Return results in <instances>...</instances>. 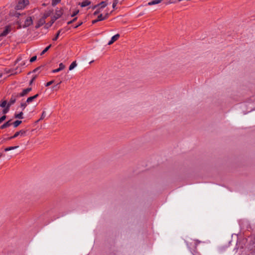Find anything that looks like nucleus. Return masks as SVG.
Listing matches in <instances>:
<instances>
[{
	"mask_svg": "<svg viewBox=\"0 0 255 255\" xmlns=\"http://www.w3.org/2000/svg\"><path fill=\"white\" fill-rule=\"evenodd\" d=\"M63 14V11L62 9H57L55 11V15L51 18V21L49 23L46 24L45 26L47 28L51 26L56 20L60 18Z\"/></svg>",
	"mask_w": 255,
	"mask_h": 255,
	"instance_id": "f257e3e1",
	"label": "nucleus"
},
{
	"mask_svg": "<svg viewBox=\"0 0 255 255\" xmlns=\"http://www.w3.org/2000/svg\"><path fill=\"white\" fill-rule=\"evenodd\" d=\"M29 4L28 0H20L16 5V8L18 9H22L24 8L26 5Z\"/></svg>",
	"mask_w": 255,
	"mask_h": 255,
	"instance_id": "f03ea898",
	"label": "nucleus"
},
{
	"mask_svg": "<svg viewBox=\"0 0 255 255\" xmlns=\"http://www.w3.org/2000/svg\"><path fill=\"white\" fill-rule=\"evenodd\" d=\"M25 18L24 24L23 25L22 27H27L32 24L33 20L31 17H26L24 16L23 19Z\"/></svg>",
	"mask_w": 255,
	"mask_h": 255,
	"instance_id": "7ed1b4c3",
	"label": "nucleus"
},
{
	"mask_svg": "<svg viewBox=\"0 0 255 255\" xmlns=\"http://www.w3.org/2000/svg\"><path fill=\"white\" fill-rule=\"evenodd\" d=\"M11 28L10 25L6 26L3 31L0 33V36L4 37L6 36L11 31Z\"/></svg>",
	"mask_w": 255,
	"mask_h": 255,
	"instance_id": "20e7f679",
	"label": "nucleus"
},
{
	"mask_svg": "<svg viewBox=\"0 0 255 255\" xmlns=\"http://www.w3.org/2000/svg\"><path fill=\"white\" fill-rule=\"evenodd\" d=\"M32 88H27L26 89H25L22 90V91L17 94V97H23L26 96L28 93H29L30 91H31Z\"/></svg>",
	"mask_w": 255,
	"mask_h": 255,
	"instance_id": "39448f33",
	"label": "nucleus"
},
{
	"mask_svg": "<svg viewBox=\"0 0 255 255\" xmlns=\"http://www.w3.org/2000/svg\"><path fill=\"white\" fill-rule=\"evenodd\" d=\"M25 133V131L23 130H20L19 131L15 132V133L12 136L8 138L9 139H11L17 137L18 135H22Z\"/></svg>",
	"mask_w": 255,
	"mask_h": 255,
	"instance_id": "423d86ee",
	"label": "nucleus"
},
{
	"mask_svg": "<svg viewBox=\"0 0 255 255\" xmlns=\"http://www.w3.org/2000/svg\"><path fill=\"white\" fill-rule=\"evenodd\" d=\"M120 37V35L119 34H117L113 36L112 38L110 41L108 42V45H110L112 44L115 41L117 40Z\"/></svg>",
	"mask_w": 255,
	"mask_h": 255,
	"instance_id": "0eeeda50",
	"label": "nucleus"
},
{
	"mask_svg": "<svg viewBox=\"0 0 255 255\" xmlns=\"http://www.w3.org/2000/svg\"><path fill=\"white\" fill-rule=\"evenodd\" d=\"M17 98H18V97H17V95H16V96L12 95V96L10 99V101H9V102L7 104V105H8V106L10 107L11 105L13 104L15 102L16 99Z\"/></svg>",
	"mask_w": 255,
	"mask_h": 255,
	"instance_id": "6e6552de",
	"label": "nucleus"
},
{
	"mask_svg": "<svg viewBox=\"0 0 255 255\" xmlns=\"http://www.w3.org/2000/svg\"><path fill=\"white\" fill-rule=\"evenodd\" d=\"M45 23V19L41 17L37 22V24L35 26L36 28H38L43 25Z\"/></svg>",
	"mask_w": 255,
	"mask_h": 255,
	"instance_id": "1a4fd4ad",
	"label": "nucleus"
},
{
	"mask_svg": "<svg viewBox=\"0 0 255 255\" xmlns=\"http://www.w3.org/2000/svg\"><path fill=\"white\" fill-rule=\"evenodd\" d=\"M65 66L62 63H60L59 64V67L57 69H54L52 70V72L53 73L59 72V71H61L63 69H64Z\"/></svg>",
	"mask_w": 255,
	"mask_h": 255,
	"instance_id": "9d476101",
	"label": "nucleus"
},
{
	"mask_svg": "<svg viewBox=\"0 0 255 255\" xmlns=\"http://www.w3.org/2000/svg\"><path fill=\"white\" fill-rule=\"evenodd\" d=\"M38 97V94H36L35 95L33 96H32V97H30L29 98H28L26 100V103L29 104H30V103H31L34 100H35V99H36L37 97Z\"/></svg>",
	"mask_w": 255,
	"mask_h": 255,
	"instance_id": "9b49d317",
	"label": "nucleus"
},
{
	"mask_svg": "<svg viewBox=\"0 0 255 255\" xmlns=\"http://www.w3.org/2000/svg\"><path fill=\"white\" fill-rule=\"evenodd\" d=\"M11 122V120H9L8 121H7V122H6L4 124H3L2 126H1L0 127V128L4 129L5 128L9 127L10 126H11L12 125V123Z\"/></svg>",
	"mask_w": 255,
	"mask_h": 255,
	"instance_id": "f8f14e48",
	"label": "nucleus"
},
{
	"mask_svg": "<svg viewBox=\"0 0 255 255\" xmlns=\"http://www.w3.org/2000/svg\"><path fill=\"white\" fill-rule=\"evenodd\" d=\"M163 0H153L150 2H149L147 4L148 5H152L154 4H157L159 3H160L161 1H162Z\"/></svg>",
	"mask_w": 255,
	"mask_h": 255,
	"instance_id": "ddd939ff",
	"label": "nucleus"
},
{
	"mask_svg": "<svg viewBox=\"0 0 255 255\" xmlns=\"http://www.w3.org/2000/svg\"><path fill=\"white\" fill-rule=\"evenodd\" d=\"M102 20H103V15L102 14H101L98 16V18L97 19L93 20L92 23L94 24L98 21H102Z\"/></svg>",
	"mask_w": 255,
	"mask_h": 255,
	"instance_id": "4468645a",
	"label": "nucleus"
},
{
	"mask_svg": "<svg viewBox=\"0 0 255 255\" xmlns=\"http://www.w3.org/2000/svg\"><path fill=\"white\" fill-rule=\"evenodd\" d=\"M108 4V3L106 1H103L99 4H98L100 8H103L105 7Z\"/></svg>",
	"mask_w": 255,
	"mask_h": 255,
	"instance_id": "2eb2a0df",
	"label": "nucleus"
},
{
	"mask_svg": "<svg viewBox=\"0 0 255 255\" xmlns=\"http://www.w3.org/2000/svg\"><path fill=\"white\" fill-rule=\"evenodd\" d=\"M62 29H60L59 30H58V31L57 32L56 36L52 39V40L53 41H56L57 40V39H58V38L59 37V36L61 34H63V32H62Z\"/></svg>",
	"mask_w": 255,
	"mask_h": 255,
	"instance_id": "dca6fc26",
	"label": "nucleus"
},
{
	"mask_svg": "<svg viewBox=\"0 0 255 255\" xmlns=\"http://www.w3.org/2000/svg\"><path fill=\"white\" fill-rule=\"evenodd\" d=\"M90 3H91V1H90L86 0H85V1H83L81 3V6L82 7H85L86 6H88V5H90Z\"/></svg>",
	"mask_w": 255,
	"mask_h": 255,
	"instance_id": "f3484780",
	"label": "nucleus"
},
{
	"mask_svg": "<svg viewBox=\"0 0 255 255\" xmlns=\"http://www.w3.org/2000/svg\"><path fill=\"white\" fill-rule=\"evenodd\" d=\"M51 12H52L51 11H48L45 12L42 17L45 19L51 15Z\"/></svg>",
	"mask_w": 255,
	"mask_h": 255,
	"instance_id": "a211bd4d",
	"label": "nucleus"
},
{
	"mask_svg": "<svg viewBox=\"0 0 255 255\" xmlns=\"http://www.w3.org/2000/svg\"><path fill=\"white\" fill-rule=\"evenodd\" d=\"M16 23L17 24H18V27H17L18 29H20V28L22 27L23 25L21 24V23H22V19H21V18H20V19H18L16 21Z\"/></svg>",
	"mask_w": 255,
	"mask_h": 255,
	"instance_id": "6ab92c4d",
	"label": "nucleus"
},
{
	"mask_svg": "<svg viewBox=\"0 0 255 255\" xmlns=\"http://www.w3.org/2000/svg\"><path fill=\"white\" fill-rule=\"evenodd\" d=\"M77 66L76 61L73 62L69 66V70H72Z\"/></svg>",
	"mask_w": 255,
	"mask_h": 255,
	"instance_id": "aec40b11",
	"label": "nucleus"
},
{
	"mask_svg": "<svg viewBox=\"0 0 255 255\" xmlns=\"http://www.w3.org/2000/svg\"><path fill=\"white\" fill-rule=\"evenodd\" d=\"M22 123V121H18V120H17L16 121H15L13 123V125L14 126V128H16L21 123Z\"/></svg>",
	"mask_w": 255,
	"mask_h": 255,
	"instance_id": "412c9836",
	"label": "nucleus"
},
{
	"mask_svg": "<svg viewBox=\"0 0 255 255\" xmlns=\"http://www.w3.org/2000/svg\"><path fill=\"white\" fill-rule=\"evenodd\" d=\"M18 147V146H10V147H8L5 148L4 150H5V151H9V150H11L12 149L17 148Z\"/></svg>",
	"mask_w": 255,
	"mask_h": 255,
	"instance_id": "4be33fe9",
	"label": "nucleus"
},
{
	"mask_svg": "<svg viewBox=\"0 0 255 255\" xmlns=\"http://www.w3.org/2000/svg\"><path fill=\"white\" fill-rule=\"evenodd\" d=\"M51 45H49V46H48L47 47H46L41 53L40 55H43L44 54H45L48 50L51 47Z\"/></svg>",
	"mask_w": 255,
	"mask_h": 255,
	"instance_id": "5701e85b",
	"label": "nucleus"
},
{
	"mask_svg": "<svg viewBox=\"0 0 255 255\" xmlns=\"http://www.w3.org/2000/svg\"><path fill=\"white\" fill-rule=\"evenodd\" d=\"M22 115H23V113L21 112H20V113H19L18 114H15V118H17V119H23Z\"/></svg>",
	"mask_w": 255,
	"mask_h": 255,
	"instance_id": "b1692460",
	"label": "nucleus"
},
{
	"mask_svg": "<svg viewBox=\"0 0 255 255\" xmlns=\"http://www.w3.org/2000/svg\"><path fill=\"white\" fill-rule=\"evenodd\" d=\"M119 0H114L113 5H112L113 8L114 9L116 8V6H117V4L119 3Z\"/></svg>",
	"mask_w": 255,
	"mask_h": 255,
	"instance_id": "393cba45",
	"label": "nucleus"
},
{
	"mask_svg": "<svg viewBox=\"0 0 255 255\" xmlns=\"http://www.w3.org/2000/svg\"><path fill=\"white\" fill-rule=\"evenodd\" d=\"M9 107H9V106H8V105H7V106L6 107V108H5L4 109H3V110H2V113H3V114H6V113L8 112V111H9Z\"/></svg>",
	"mask_w": 255,
	"mask_h": 255,
	"instance_id": "a878e982",
	"label": "nucleus"
},
{
	"mask_svg": "<svg viewBox=\"0 0 255 255\" xmlns=\"http://www.w3.org/2000/svg\"><path fill=\"white\" fill-rule=\"evenodd\" d=\"M7 102L6 101H3V102H2V103L0 104V106L2 108H4L6 106H7Z\"/></svg>",
	"mask_w": 255,
	"mask_h": 255,
	"instance_id": "bb28decb",
	"label": "nucleus"
},
{
	"mask_svg": "<svg viewBox=\"0 0 255 255\" xmlns=\"http://www.w3.org/2000/svg\"><path fill=\"white\" fill-rule=\"evenodd\" d=\"M61 1V0H52V5L53 6H55V5H56L57 3H58L59 2H60Z\"/></svg>",
	"mask_w": 255,
	"mask_h": 255,
	"instance_id": "cd10ccee",
	"label": "nucleus"
},
{
	"mask_svg": "<svg viewBox=\"0 0 255 255\" xmlns=\"http://www.w3.org/2000/svg\"><path fill=\"white\" fill-rule=\"evenodd\" d=\"M27 103L26 101L25 103H22L20 105V107L22 108V110H23L25 107L27 106Z\"/></svg>",
	"mask_w": 255,
	"mask_h": 255,
	"instance_id": "c85d7f7f",
	"label": "nucleus"
},
{
	"mask_svg": "<svg viewBox=\"0 0 255 255\" xmlns=\"http://www.w3.org/2000/svg\"><path fill=\"white\" fill-rule=\"evenodd\" d=\"M46 115H47L46 113L44 111L43 112L40 120L44 119L46 117Z\"/></svg>",
	"mask_w": 255,
	"mask_h": 255,
	"instance_id": "c756f323",
	"label": "nucleus"
},
{
	"mask_svg": "<svg viewBox=\"0 0 255 255\" xmlns=\"http://www.w3.org/2000/svg\"><path fill=\"white\" fill-rule=\"evenodd\" d=\"M37 59L36 56H33L31 59H30V62L31 63L34 62Z\"/></svg>",
	"mask_w": 255,
	"mask_h": 255,
	"instance_id": "7c9ffc66",
	"label": "nucleus"
},
{
	"mask_svg": "<svg viewBox=\"0 0 255 255\" xmlns=\"http://www.w3.org/2000/svg\"><path fill=\"white\" fill-rule=\"evenodd\" d=\"M6 119V116H2L0 118V124H1V123H2L3 121L5 120V119Z\"/></svg>",
	"mask_w": 255,
	"mask_h": 255,
	"instance_id": "2f4dec72",
	"label": "nucleus"
},
{
	"mask_svg": "<svg viewBox=\"0 0 255 255\" xmlns=\"http://www.w3.org/2000/svg\"><path fill=\"white\" fill-rule=\"evenodd\" d=\"M53 82H54V81H50V82H47V83L46 84L45 86H46V87H48V86H50L52 84H53Z\"/></svg>",
	"mask_w": 255,
	"mask_h": 255,
	"instance_id": "473e14b6",
	"label": "nucleus"
},
{
	"mask_svg": "<svg viewBox=\"0 0 255 255\" xmlns=\"http://www.w3.org/2000/svg\"><path fill=\"white\" fill-rule=\"evenodd\" d=\"M100 8H99L98 9H97L94 13V15H97L100 12L101 10H100Z\"/></svg>",
	"mask_w": 255,
	"mask_h": 255,
	"instance_id": "72a5a7b5",
	"label": "nucleus"
},
{
	"mask_svg": "<svg viewBox=\"0 0 255 255\" xmlns=\"http://www.w3.org/2000/svg\"><path fill=\"white\" fill-rule=\"evenodd\" d=\"M79 12V10H76L75 11H74L73 14L71 15V16L72 17H74L76 15H77Z\"/></svg>",
	"mask_w": 255,
	"mask_h": 255,
	"instance_id": "f704fd0d",
	"label": "nucleus"
},
{
	"mask_svg": "<svg viewBox=\"0 0 255 255\" xmlns=\"http://www.w3.org/2000/svg\"><path fill=\"white\" fill-rule=\"evenodd\" d=\"M109 13L107 12V13L106 14V15H105V16L103 17V20H104V19H106L108 18V17H109Z\"/></svg>",
	"mask_w": 255,
	"mask_h": 255,
	"instance_id": "c9c22d12",
	"label": "nucleus"
},
{
	"mask_svg": "<svg viewBox=\"0 0 255 255\" xmlns=\"http://www.w3.org/2000/svg\"><path fill=\"white\" fill-rule=\"evenodd\" d=\"M20 15H22V16H24V14H21L20 13H15V16L17 17V18H19V17L20 16Z\"/></svg>",
	"mask_w": 255,
	"mask_h": 255,
	"instance_id": "e433bc0d",
	"label": "nucleus"
},
{
	"mask_svg": "<svg viewBox=\"0 0 255 255\" xmlns=\"http://www.w3.org/2000/svg\"><path fill=\"white\" fill-rule=\"evenodd\" d=\"M77 19V17L74 18L72 20L68 22V24H70Z\"/></svg>",
	"mask_w": 255,
	"mask_h": 255,
	"instance_id": "4c0bfd02",
	"label": "nucleus"
},
{
	"mask_svg": "<svg viewBox=\"0 0 255 255\" xmlns=\"http://www.w3.org/2000/svg\"><path fill=\"white\" fill-rule=\"evenodd\" d=\"M35 78H36V76H34V77H33V78L31 79V80L30 82V83H29L30 85L32 84L33 81L35 79Z\"/></svg>",
	"mask_w": 255,
	"mask_h": 255,
	"instance_id": "58836bf2",
	"label": "nucleus"
},
{
	"mask_svg": "<svg viewBox=\"0 0 255 255\" xmlns=\"http://www.w3.org/2000/svg\"><path fill=\"white\" fill-rule=\"evenodd\" d=\"M82 24V22H80V23H78V25L75 26L74 28H77L79 26L81 25V24Z\"/></svg>",
	"mask_w": 255,
	"mask_h": 255,
	"instance_id": "ea45409f",
	"label": "nucleus"
},
{
	"mask_svg": "<svg viewBox=\"0 0 255 255\" xmlns=\"http://www.w3.org/2000/svg\"><path fill=\"white\" fill-rule=\"evenodd\" d=\"M21 58L20 57L16 59V61H15V63H17L18 61H19L20 60H21Z\"/></svg>",
	"mask_w": 255,
	"mask_h": 255,
	"instance_id": "a19ab883",
	"label": "nucleus"
},
{
	"mask_svg": "<svg viewBox=\"0 0 255 255\" xmlns=\"http://www.w3.org/2000/svg\"><path fill=\"white\" fill-rule=\"evenodd\" d=\"M99 7L98 4H97V5H95L93 7V9H95V8H97V7Z\"/></svg>",
	"mask_w": 255,
	"mask_h": 255,
	"instance_id": "79ce46f5",
	"label": "nucleus"
},
{
	"mask_svg": "<svg viewBox=\"0 0 255 255\" xmlns=\"http://www.w3.org/2000/svg\"><path fill=\"white\" fill-rule=\"evenodd\" d=\"M25 64V63L24 62H22V63H20L21 66H23Z\"/></svg>",
	"mask_w": 255,
	"mask_h": 255,
	"instance_id": "37998d69",
	"label": "nucleus"
},
{
	"mask_svg": "<svg viewBox=\"0 0 255 255\" xmlns=\"http://www.w3.org/2000/svg\"><path fill=\"white\" fill-rule=\"evenodd\" d=\"M38 69H39V68H37L35 69V70H34L33 72H35L36 71H37Z\"/></svg>",
	"mask_w": 255,
	"mask_h": 255,
	"instance_id": "c03bdc74",
	"label": "nucleus"
},
{
	"mask_svg": "<svg viewBox=\"0 0 255 255\" xmlns=\"http://www.w3.org/2000/svg\"><path fill=\"white\" fill-rule=\"evenodd\" d=\"M2 156V153H0V158Z\"/></svg>",
	"mask_w": 255,
	"mask_h": 255,
	"instance_id": "a18cd8bd",
	"label": "nucleus"
},
{
	"mask_svg": "<svg viewBox=\"0 0 255 255\" xmlns=\"http://www.w3.org/2000/svg\"><path fill=\"white\" fill-rule=\"evenodd\" d=\"M16 73H17V72H15L14 73H13V74H16Z\"/></svg>",
	"mask_w": 255,
	"mask_h": 255,
	"instance_id": "49530a36",
	"label": "nucleus"
}]
</instances>
